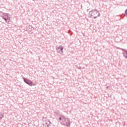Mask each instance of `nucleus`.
Returning a JSON list of instances; mask_svg holds the SVG:
<instances>
[{
	"label": "nucleus",
	"instance_id": "1",
	"mask_svg": "<svg viewBox=\"0 0 127 127\" xmlns=\"http://www.w3.org/2000/svg\"><path fill=\"white\" fill-rule=\"evenodd\" d=\"M91 12H92V14H90V16H94L93 18L94 19H96V18L101 16V13L99 12V11H98L97 9H94L90 11L89 13H91Z\"/></svg>",
	"mask_w": 127,
	"mask_h": 127
},
{
	"label": "nucleus",
	"instance_id": "2",
	"mask_svg": "<svg viewBox=\"0 0 127 127\" xmlns=\"http://www.w3.org/2000/svg\"><path fill=\"white\" fill-rule=\"evenodd\" d=\"M62 125H63V126H66V127H69L70 126V121H69V119L67 118H64V120H63V122H61Z\"/></svg>",
	"mask_w": 127,
	"mask_h": 127
},
{
	"label": "nucleus",
	"instance_id": "3",
	"mask_svg": "<svg viewBox=\"0 0 127 127\" xmlns=\"http://www.w3.org/2000/svg\"><path fill=\"white\" fill-rule=\"evenodd\" d=\"M8 15H9V14L7 13H2L1 17H2L6 22H7V20H9L10 19V18L8 17Z\"/></svg>",
	"mask_w": 127,
	"mask_h": 127
},
{
	"label": "nucleus",
	"instance_id": "4",
	"mask_svg": "<svg viewBox=\"0 0 127 127\" xmlns=\"http://www.w3.org/2000/svg\"><path fill=\"white\" fill-rule=\"evenodd\" d=\"M43 126L45 127H50V124L51 123L49 120H46V119L45 118H43Z\"/></svg>",
	"mask_w": 127,
	"mask_h": 127
},
{
	"label": "nucleus",
	"instance_id": "5",
	"mask_svg": "<svg viewBox=\"0 0 127 127\" xmlns=\"http://www.w3.org/2000/svg\"><path fill=\"white\" fill-rule=\"evenodd\" d=\"M63 49H64V48L62 46H60L56 48L57 53L61 54V55H62V54H63Z\"/></svg>",
	"mask_w": 127,
	"mask_h": 127
},
{
	"label": "nucleus",
	"instance_id": "6",
	"mask_svg": "<svg viewBox=\"0 0 127 127\" xmlns=\"http://www.w3.org/2000/svg\"><path fill=\"white\" fill-rule=\"evenodd\" d=\"M23 79L24 82H25L26 84H27V85H29V86H32L33 85V82L31 80H29L25 77H23Z\"/></svg>",
	"mask_w": 127,
	"mask_h": 127
},
{
	"label": "nucleus",
	"instance_id": "7",
	"mask_svg": "<svg viewBox=\"0 0 127 127\" xmlns=\"http://www.w3.org/2000/svg\"><path fill=\"white\" fill-rule=\"evenodd\" d=\"M124 57L125 59H127V50H126L123 53Z\"/></svg>",
	"mask_w": 127,
	"mask_h": 127
},
{
	"label": "nucleus",
	"instance_id": "8",
	"mask_svg": "<svg viewBox=\"0 0 127 127\" xmlns=\"http://www.w3.org/2000/svg\"><path fill=\"white\" fill-rule=\"evenodd\" d=\"M64 118V116H61V117H59V119L60 121H62V122H63V120Z\"/></svg>",
	"mask_w": 127,
	"mask_h": 127
},
{
	"label": "nucleus",
	"instance_id": "9",
	"mask_svg": "<svg viewBox=\"0 0 127 127\" xmlns=\"http://www.w3.org/2000/svg\"><path fill=\"white\" fill-rule=\"evenodd\" d=\"M3 117V115L1 114L0 113V120H1V119H2Z\"/></svg>",
	"mask_w": 127,
	"mask_h": 127
},
{
	"label": "nucleus",
	"instance_id": "10",
	"mask_svg": "<svg viewBox=\"0 0 127 127\" xmlns=\"http://www.w3.org/2000/svg\"><path fill=\"white\" fill-rule=\"evenodd\" d=\"M125 14L127 16V9L125 10Z\"/></svg>",
	"mask_w": 127,
	"mask_h": 127
},
{
	"label": "nucleus",
	"instance_id": "11",
	"mask_svg": "<svg viewBox=\"0 0 127 127\" xmlns=\"http://www.w3.org/2000/svg\"><path fill=\"white\" fill-rule=\"evenodd\" d=\"M106 89H109V86H107Z\"/></svg>",
	"mask_w": 127,
	"mask_h": 127
}]
</instances>
